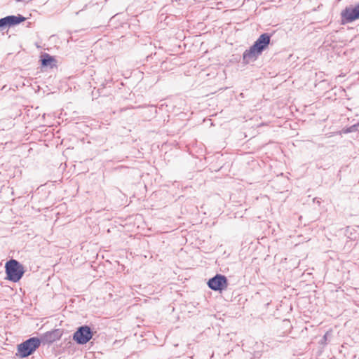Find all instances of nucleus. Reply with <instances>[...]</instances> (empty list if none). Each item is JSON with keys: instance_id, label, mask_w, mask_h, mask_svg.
<instances>
[{"instance_id": "39448f33", "label": "nucleus", "mask_w": 359, "mask_h": 359, "mask_svg": "<svg viewBox=\"0 0 359 359\" xmlns=\"http://www.w3.org/2000/svg\"><path fill=\"white\" fill-rule=\"evenodd\" d=\"M341 25H346L359 19V3L346 6L340 13Z\"/></svg>"}, {"instance_id": "f257e3e1", "label": "nucleus", "mask_w": 359, "mask_h": 359, "mask_svg": "<svg viewBox=\"0 0 359 359\" xmlns=\"http://www.w3.org/2000/svg\"><path fill=\"white\" fill-rule=\"evenodd\" d=\"M272 34L268 32L262 34L253 44L243 53L242 63L244 65L255 62L266 50L270 44Z\"/></svg>"}, {"instance_id": "dca6fc26", "label": "nucleus", "mask_w": 359, "mask_h": 359, "mask_svg": "<svg viewBox=\"0 0 359 359\" xmlns=\"http://www.w3.org/2000/svg\"><path fill=\"white\" fill-rule=\"evenodd\" d=\"M357 124H358V127H359V121L358 122V123H357Z\"/></svg>"}, {"instance_id": "1a4fd4ad", "label": "nucleus", "mask_w": 359, "mask_h": 359, "mask_svg": "<svg viewBox=\"0 0 359 359\" xmlns=\"http://www.w3.org/2000/svg\"><path fill=\"white\" fill-rule=\"evenodd\" d=\"M41 65L42 67H53L56 62L55 58L47 53H43L40 57Z\"/></svg>"}, {"instance_id": "ddd939ff", "label": "nucleus", "mask_w": 359, "mask_h": 359, "mask_svg": "<svg viewBox=\"0 0 359 359\" xmlns=\"http://www.w3.org/2000/svg\"><path fill=\"white\" fill-rule=\"evenodd\" d=\"M80 12H81V10H79L78 12L76 13V14L78 15L79 13H80Z\"/></svg>"}, {"instance_id": "9b49d317", "label": "nucleus", "mask_w": 359, "mask_h": 359, "mask_svg": "<svg viewBox=\"0 0 359 359\" xmlns=\"http://www.w3.org/2000/svg\"><path fill=\"white\" fill-rule=\"evenodd\" d=\"M6 28V20L4 18H0V31Z\"/></svg>"}, {"instance_id": "0eeeda50", "label": "nucleus", "mask_w": 359, "mask_h": 359, "mask_svg": "<svg viewBox=\"0 0 359 359\" xmlns=\"http://www.w3.org/2000/svg\"><path fill=\"white\" fill-rule=\"evenodd\" d=\"M63 334V330L53 329L42 334L39 339L41 341V344H51L55 341L61 339Z\"/></svg>"}, {"instance_id": "f8f14e48", "label": "nucleus", "mask_w": 359, "mask_h": 359, "mask_svg": "<svg viewBox=\"0 0 359 359\" xmlns=\"http://www.w3.org/2000/svg\"><path fill=\"white\" fill-rule=\"evenodd\" d=\"M349 230H350V227L347 226L346 229V235L348 233Z\"/></svg>"}, {"instance_id": "6e6552de", "label": "nucleus", "mask_w": 359, "mask_h": 359, "mask_svg": "<svg viewBox=\"0 0 359 359\" xmlns=\"http://www.w3.org/2000/svg\"><path fill=\"white\" fill-rule=\"evenodd\" d=\"M4 19L6 20V28L14 27L26 20V18L20 14H18L17 15H8L4 17Z\"/></svg>"}, {"instance_id": "f03ea898", "label": "nucleus", "mask_w": 359, "mask_h": 359, "mask_svg": "<svg viewBox=\"0 0 359 359\" xmlns=\"http://www.w3.org/2000/svg\"><path fill=\"white\" fill-rule=\"evenodd\" d=\"M40 346L41 341L38 337H29L17 345L15 355L18 358H27L33 355Z\"/></svg>"}, {"instance_id": "9d476101", "label": "nucleus", "mask_w": 359, "mask_h": 359, "mask_svg": "<svg viewBox=\"0 0 359 359\" xmlns=\"http://www.w3.org/2000/svg\"><path fill=\"white\" fill-rule=\"evenodd\" d=\"M357 128H358V124H355V125H353V126H351L350 127L344 128L342 130V132L344 134L355 132L358 130Z\"/></svg>"}, {"instance_id": "7ed1b4c3", "label": "nucleus", "mask_w": 359, "mask_h": 359, "mask_svg": "<svg viewBox=\"0 0 359 359\" xmlns=\"http://www.w3.org/2000/svg\"><path fill=\"white\" fill-rule=\"evenodd\" d=\"M6 279L13 282L18 283L22 278L25 270L23 265L18 261L11 259L6 262L5 264Z\"/></svg>"}, {"instance_id": "20e7f679", "label": "nucleus", "mask_w": 359, "mask_h": 359, "mask_svg": "<svg viewBox=\"0 0 359 359\" xmlns=\"http://www.w3.org/2000/svg\"><path fill=\"white\" fill-rule=\"evenodd\" d=\"M95 333L90 326L83 325L78 327L73 333L72 340L79 345H84L93 339Z\"/></svg>"}, {"instance_id": "423d86ee", "label": "nucleus", "mask_w": 359, "mask_h": 359, "mask_svg": "<svg viewBox=\"0 0 359 359\" xmlns=\"http://www.w3.org/2000/svg\"><path fill=\"white\" fill-rule=\"evenodd\" d=\"M207 285L212 290L222 293L227 289L229 280L226 276L217 273L208 280Z\"/></svg>"}, {"instance_id": "2eb2a0df", "label": "nucleus", "mask_w": 359, "mask_h": 359, "mask_svg": "<svg viewBox=\"0 0 359 359\" xmlns=\"http://www.w3.org/2000/svg\"><path fill=\"white\" fill-rule=\"evenodd\" d=\"M80 12H81V10H79L78 12L76 13V14L78 15L79 13H80Z\"/></svg>"}, {"instance_id": "4468645a", "label": "nucleus", "mask_w": 359, "mask_h": 359, "mask_svg": "<svg viewBox=\"0 0 359 359\" xmlns=\"http://www.w3.org/2000/svg\"><path fill=\"white\" fill-rule=\"evenodd\" d=\"M80 12H81V10H79L78 12L76 13V14L78 15L79 13H80Z\"/></svg>"}]
</instances>
